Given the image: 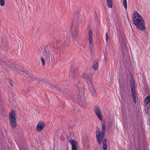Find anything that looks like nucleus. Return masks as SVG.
Listing matches in <instances>:
<instances>
[{
	"label": "nucleus",
	"instance_id": "nucleus-1",
	"mask_svg": "<svg viewBox=\"0 0 150 150\" xmlns=\"http://www.w3.org/2000/svg\"><path fill=\"white\" fill-rule=\"evenodd\" d=\"M133 21L137 27L142 30L145 29V25L143 18L137 12L134 13Z\"/></svg>",
	"mask_w": 150,
	"mask_h": 150
},
{
	"label": "nucleus",
	"instance_id": "nucleus-2",
	"mask_svg": "<svg viewBox=\"0 0 150 150\" xmlns=\"http://www.w3.org/2000/svg\"><path fill=\"white\" fill-rule=\"evenodd\" d=\"M104 132H102L98 128H97L96 135L98 143L99 144L102 143L103 150H107V144L106 140L104 138Z\"/></svg>",
	"mask_w": 150,
	"mask_h": 150
},
{
	"label": "nucleus",
	"instance_id": "nucleus-3",
	"mask_svg": "<svg viewBox=\"0 0 150 150\" xmlns=\"http://www.w3.org/2000/svg\"><path fill=\"white\" fill-rule=\"evenodd\" d=\"M16 116L15 111H12L9 114V120L10 124L13 127H15L16 125Z\"/></svg>",
	"mask_w": 150,
	"mask_h": 150
},
{
	"label": "nucleus",
	"instance_id": "nucleus-4",
	"mask_svg": "<svg viewBox=\"0 0 150 150\" xmlns=\"http://www.w3.org/2000/svg\"><path fill=\"white\" fill-rule=\"evenodd\" d=\"M130 86L131 89L132 99L134 102V103H136V97L134 82L133 79H132L131 80Z\"/></svg>",
	"mask_w": 150,
	"mask_h": 150
},
{
	"label": "nucleus",
	"instance_id": "nucleus-5",
	"mask_svg": "<svg viewBox=\"0 0 150 150\" xmlns=\"http://www.w3.org/2000/svg\"><path fill=\"white\" fill-rule=\"evenodd\" d=\"M94 111L99 120L101 121H103L102 115L99 107L98 106H96L94 109Z\"/></svg>",
	"mask_w": 150,
	"mask_h": 150
},
{
	"label": "nucleus",
	"instance_id": "nucleus-6",
	"mask_svg": "<svg viewBox=\"0 0 150 150\" xmlns=\"http://www.w3.org/2000/svg\"><path fill=\"white\" fill-rule=\"evenodd\" d=\"M92 35L93 34L92 30L89 29L88 33V41L89 42V45L91 50L93 48V44L92 42Z\"/></svg>",
	"mask_w": 150,
	"mask_h": 150
},
{
	"label": "nucleus",
	"instance_id": "nucleus-7",
	"mask_svg": "<svg viewBox=\"0 0 150 150\" xmlns=\"http://www.w3.org/2000/svg\"><path fill=\"white\" fill-rule=\"evenodd\" d=\"M45 126V123L42 121L38 122L36 127V129L38 131H41Z\"/></svg>",
	"mask_w": 150,
	"mask_h": 150
},
{
	"label": "nucleus",
	"instance_id": "nucleus-8",
	"mask_svg": "<svg viewBox=\"0 0 150 150\" xmlns=\"http://www.w3.org/2000/svg\"><path fill=\"white\" fill-rule=\"evenodd\" d=\"M69 142L72 146L71 150H77L78 145L77 142L72 139H71L69 140Z\"/></svg>",
	"mask_w": 150,
	"mask_h": 150
},
{
	"label": "nucleus",
	"instance_id": "nucleus-9",
	"mask_svg": "<svg viewBox=\"0 0 150 150\" xmlns=\"http://www.w3.org/2000/svg\"><path fill=\"white\" fill-rule=\"evenodd\" d=\"M73 29H72L71 30V33L72 35V36L74 38L76 37L79 35V33L78 31L77 30L73 31Z\"/></svg>",
	"mask_w": 150,
	"mask_h": 150
},
{
	"label": "nucleus",
	"instance_id": "nucleus-10",
	"mask_svg": "<svg viewBox=\"0 0 150 150\" xmlns=\"http://www.w3.org/2000/svg\"><path fill=\"white\" fill-rule=\"evenodd\" d=\"M83 78L86 80H88L89 79L91 78L90 77V75L89 73H84L83 75Z\"/></svg>",
	"mask_w": 150,
	"mask_h": 150
},
{
	"label": "nucleus",
	"instance_id": "nucleus-11",
	"mask_svg": "<svg viewBox=\"0 0 150 150\" xmlns=\"http://www.w3.org/2000/svg\"><path fill=\"white\" fill-rule=\"evenodd\" d=\"M108 6V8H111L112 7V0H106Z\"/></svg>",
	"mask_w": 150,
	"mask_h": 150
},
{
	"label": "nucleus",
	"instance_id": "nucleus-12",
	"mask_svg": "<svg viewBox=\"0 0 150 150\" xmlns=\"http://www.w3.org/2000/svg\"><path fill=\"white\" fill-rule=\"evenodd\" d=\"M50 52L49 50H46L44 53L45 56L49 60H50Z\"/></svg>",
	"mask_w": 150,
	"mask_h": 150
},
{
	"label": "nucleus",
	"instance_id": "nucleus-13",
	"mask_svg": "<svg viewBox=\"0 0 150 150\" xmlns=\"http://www.w3.org/2000/svg\"><path fill=\"white\" fill-rule=\"evenodd\" d=\"M150 99L149 96H147L144 99V105H148V104L150 102Z\"/></svg>",
	"mask_w": 150,
	"mask_h": 150
},
{
	"label": "nucleus",
	"instance_id": "nucleus-14",
	"mask_svg": "<svg viewBox=\"0 0 150 150\" xmlns=\"http://www.w3.org/2000/svg\"><path fill=\"white\" fill-rule=\"evenodd\" d=\"M93 69L95 70H97L98 68V64L97 61H95L94 62L93 64Z\"/></svg>",
	"mask_w": 150,
	"mask_h": 150
},
{
	"label": "nucleus",
	"instance_id": "nucleus-15",
	"mask_svg": "<svg viewBox=\"0 0 150 150\" xmlns=\"http://www.w3.org/2000/svg\"><path fill=\"white\" fill-rule=\"evenodd\" d=\"M87 80L89 87H93V85L91 78L89 79L88 80Z\"/></svg>",
	"mask_w": 150,
	"mask_h": 150
},
{
	"label": "nucleus",
	"instance_id": "nucleus-16",
	"mask_svg": "<svg viewBox=\"0 0 150 150\" xmlns=\"http://www.w3.org/2000/svg\"><path fill=\"white\" fill-rule=\"evenodd\" d=\"M123 5L124 6V7L126 10L127 8V0H123Z\"/></svg>",
	"mask_w": 150,
	"mask_h": 150
},
{
	"label": "nucleus",
	"instance_id": "nucleus-17",
	"mask_svg": "<svg viewBox=\"0 0 150 150\" xmlns=\"http://www.w3.org/2000/svg\"><path fill=\"white\" fill-rule=\"evenodd\" d=\"M105 122H103L102 123V132H104L105 133Z\"/></svg>",
	"mask_w": 150,
	"mask_h": 150
},
{
	"label": "nucleus",
	"instance_id": "nucleus-18",
	"mask_svg": "<svg viewBox=\"0 0 150 150\" xmlns=\"http://www.w3.org/2000/svg\"><path fill=\"white\" fill-rule=\"evenodd\" d=\"M5 0H0V5L3 6L5 5Z\"/></svg>",
	"mask_w": 150,
	"mask_h": 150
},
{
	"label": "nucleus",
	"instance_id": "nucleus-19",
	"mask_svg": "<svg viewBox=\"0 0 150 150\" xmlns=\"http://www.w3.org/2000/svg\"><path fill=\"white\" fill-rule=\"evenodd\" d=\"M148 105H145V111L146 113L147 114L148 112Z\"/></svg>",
	"mask_w": 150,
	"mask_h": 150
},
{
	"label": "nucleus",
	"instance_id": "nucleus-20",
	"mask_svg": "<svg viewBox=\"0 0 150 150\" xmlns=\"http://www.w3.org/2000/svg\"><path fill=\"white\" fill-rule=\"evenodd\" d=\"M41 60L42 63V65H45V60L43 57H41Z\"/></svg>",
	"mask_w": 150,
	"mask_h": 150
},
{
	"label": "nucleus",
	"instance_id": "nucleus-21",
	"mask_svg": "<svg viewBox=\"0 0 150 150\" xmlns=\"http://www.w3.org/2000/svg\"><path fill=\"white\" fill-rule=\"evenodd\" d=\"M18 72L19 73H20L21 74H23L24 75H25L26 74V72H24L23 71H21L20 70H19V71Z\"/></svg>",
	"mask_w": 150,
	"mask_h": 150
},
{
	"label": "nucleus",
	"instance_id": "nucleus-22",
	"mask_svg": "<svg viewBox=\"0 0 150 150\" xmlns=\"http://www.w3.org/2000/svg\"><path fill=\"white\" fill-rule=\"evenodd\" d=\"M105 36H106V41L107 42V41L108 40V33H106Z\"/></svg>",
	"mask_w": 150,
	"mask_h": 150
},
{
	"label": "nucleus",
	"instance_id": "nucleus-23",
	"mask_svg": "<svg viewBox=\"0 0 150 150\" xmlns=\"http://www.w3.org/2000/svg\"><path fill=\"white\" fill-rule=\"evenodd\" d=\"M9 83L11 86L13 85V83L11 80H10L9 81Z\"/></svg>",
	"mask_w": 150,
	"mask_h": 150
},
{
	"label": "nucleus",
	"instance_id": "nucleus-24",
	"mask_svg": "<svg viewBox=\"0 0 150 150\" xmlns=\"http://www.w3.org/2000/svg\"><path fill=\"white\" fill-rule=\"evenodd\" d=\"M69 42H70L69 40L68 41H65L64 42L65 43L67 44V43H69Z\"/></svg>",
	"mask_w": 150,
	"mask_h": 150
},
{
	"label": "nucleus",
	"instance_id": "nucleus-25",
	"mask_svg": "<svg viewBox=\"0 0 150 150\" xmlns=\"http://www.w3.org/2000/svg\"><path fill=\"white\" fill-rule=\"evenodd\" d=\"M9 101H10V102H11V100H9Z\"/></svg>",
	"mask_w": 150,
	"mask_h": 150
}]
</instances>
